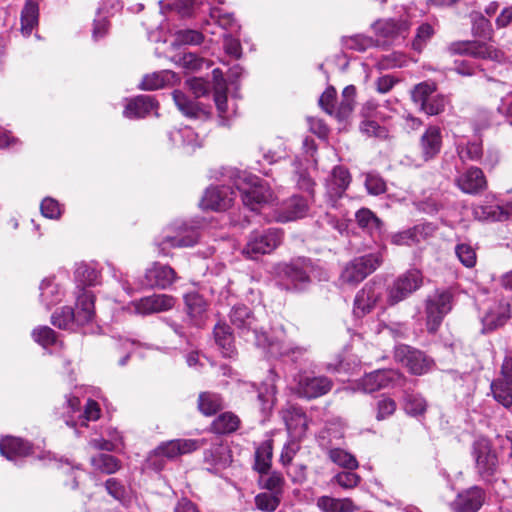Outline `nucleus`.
Returning <instances> with one entry per match:
<instances>
[{
	"mask_svg": "<svg viewBox=\"0 0 512 512\" xmlns=\"http://www.w3.org/2000/svg\"><path fill=\"white\" fill-rule=\"evenodd\" d=\"M32 337L44 348L57 343V337L54 330L48 326H42L34 329L32 332Z\"/></svg>",
	"mask_w": 512,
	"mask_h": 512,
	"instance_id": "58",
	"label": "nucleus"
},
{
	"mask_svg": "<svg viewBox=\"0 0 512 512\" xmlns=\"http://www.w3.org/2000/svg\"><path fill=\"white\" fill-rule=\"evenodd\" d=\"M384 287L380 283L368 282L356 294L354 300V314L363 316L369 313L381 300Z\"/></svg>",
	"mask_w": 512,
	"mask_h": 512,
	"instance_id": "16",
	"label": "nucleus"
},
{
	"mask_svg": "<svg viewBox=\"0 0 512 512\" xmlns=\"http://www.w3.org/2000/svg\"><path fill=\"white\" fill-rule=\"evenodd\" d=\"M453 294L449 290H436L426 299L425 313L427 328L434 333L442 323L445 316L452 310Z\"/></svg>",
	"mask_w": 512,
	"mask_h": 512,
	"instance_id": "7",
	"label": "nucleus"
},
{
	"mask_svg": "<svg viewBox=\"0 0 512 512\" xmlns=\"http://www.w3.org/2000/svg\"><path fill=\"white\" fill-rule=\"evenodd\" d=\"M98 272L85 264L77 266L75 270V281L79 290L78 295L83 294L85 286H94L98 282Z\"/></svg>",
	"mask_w": 512,
	"mask_h": 512,
	"instance_id": "39",
	"label": "nucleus"
},
{
	"mask_svg": "<svg viewBox=\"0 0 512 512\" xmlns=\"http://www.w3.org/2000/svg\"><path fill=\"white\" fill-rule=\"evenodd\" d=\"M272 445L268 442L259 446L255 452V469L261 473H267L271 466Z\"/></svg>",
	"mask_w": 512,
	"mask_h": 512,
	"instance_id": "43",
	"label": "nucleus"
},
{
	"mask_svg": "<svg viewBox=\"0 0 512 512\" xmlns=\"http://www.w3.org/2000/svg\"><path fill=\"white\" fill-rule=\"evenodd\" d=\"M351 182V176L348 170L342 166L333 169L331 176L327 180L326 188L330 197H340L345 192Z\"/></svg>",
	"mask_w": 512,
	"mask_h": 512,
	"instance_id": "31",
	"label": "nucleus"
},
{
	"mask_svg": "<svg viewBox=\"0 0 512 512\" xmlns=\"http://www.w3.org/2000/svg\"><path fill=\"white\" fill-rule=\"evenodd\" d=\"M203 444L202 440L195 439H175L163 442L148 455L145 462L146 468L161 471L168 460L191 453L202 447Z\"/></svg>",
	"mask_w": 512,
	"mask_h": 512,
	"instance_id": "4",
	"label": "nucleus"
},
{
	"mask_svg": "<svg viewBox=\"0 0 512 512\" xmlns=\"http://www.w3.org/2000/svg\"><path fill=\"white\" fill-rule=\"evenodd\" d=\"M402 379V375L395 370H376L366 374L361 379L359 386L363 392L372 393L382 388L398 386Z\"/></svg>",
	"mask_w": 512,
	"mask_h": 512,
	"instance_id": "15",
	"label": "nucleus"
},
{
	"mask_svg": "<svg viewBox=\"0 0 512 512\" xmlns=\"http://www.w3.org/2000/svg\"><path fill=\"white\" fill-rule=\"evenodd\" d=\"M427 408L425 399L420 395L409 394L405 397L404 409L411 416L422 415Z\"/></svg>",
	"mask_w": 512,
	"mask_h": 512,
	"instance_id": "57",
	"label": "nucleus"
},
{
	"mask_svg": "<svg viewBox=\"0 0 512 512\" xmlns=\"http://www.w3.org/2000/svg\"><path fill=\"white\" fill-rule=\"evenodd\" d=\"M184 300L190 317L197 319L205 312L206 302L198 293H188L184 296Z\"/></svg>",
	"mask_w": 512,
	"mask_h": 512,
	"instance_id": "46",
	"label": "nucleus"
},
{
	"mask_svg": "<svg viewBox=\"0 0 512 512\" xmlns=\"http://www.w3.org/2000/svg\"><path fill=\"white\" fill-rule=\"evenodd\" d=\"M170 136L173 142L181 141L184 146L190 147L192 150L201 145L198 135L189 127L174 131Z\"/></svg>",
	"mask_w": 512,
	"mask_h": 512,
	"instance_id": "52",
	"label": "nucleus"
},
{
	"mask_svg": "<svg viewBox=\"0 0 512 512\" xmlns=\"http://www.w3.org/2000/svg\"><path fill=\"white\" fill-rule=\"evenodd\" d=\"M94 318V295L91 291H85L77 295L76 311L70 307H64L60 312L52 315V324L60 329H72L76 324L83 326Z\"/></svg>",
	"mask_w": 512,
	"mask_h": 512,
	"instance_id": "3",
	"label": "nucleus"
},
{
	"mask_svg": "<svg viewBox=\"0 0 512 512\" xmlns=\"http://www.w3.org/2000/svg\"><path fill=\"white\" fill-rule=\"evenodd\" d=\"M442 135L437 126H430L426 129L420 139L422 157L425 161L434 158L441 150Z\"/></svg>",
	"mask_w": 512,
	"mask_h": 512,
	"instance_id": "28",
	"label": "nucleus"
},
{
	"mask_svg": "<svg viewBox=\"0 0 512 512\" xmlns=\"http://www.w3.org/2000/svg\"><path fill=\"white\" fill-rule=\"evenodd\" d=\"M365 187L369 194L380 195L386 191V183L381 176L375 173H367Z\"/></svg>",
	"mask_w": 512,
	"mask_h": 512,
	"instance_id": "63",
	"label": "nucleus"
},
{
	"mask_svg": "<svg viewBox=\"0 0 512 512\" xmlns=\"http://www.w3.org/2000/svg\"><path fill=\"white\" fill-rule=\"evenodd\" d=\"M281 273L296 289H303L310 282L307 265L286 264L283 266Z\"/></svg>",
	"mask_w": 512,
	"mask_h": 512,
	"instance_id": "35",
	"label": "nucleus"
},
{
	"mask_svg": "<svg viewBox=\"0 0 512 512\" xmlns=\"http://www.w3.org/2000/svg\"><path fill=\"white\" fill-rule=\"evenodd\" d=\"M433 34L434 29L430 24L424 23L420 25L417 29L416 36L412 42L413 49L418 52H421L422 49L427 44V42L431 39Z\"/></svg>",
	"mask_w": 512,
	"mask_h": 512,
	"instance_id": "61",
	"label": "nucleus"
},
{
	"mask_svg": "<svg viewBox=\"0 0 512 512\" xmlns=\"http://www.w3.org/2000/svg\"><path fill=\"white\" fill-rule=\"evenodd\" d=\"M511 318V308L503 300L492 303L482 316L483 332L493 331L503 326Z\"/></svg>",
	"mask_w": 512,
	"mask_h": 512,
	"instance_id": "20",
	"label": "nucleus"
},
{
	"mask_svg": "<svg viewBox=\"0 0 512 512\" xmlns=\"http://www.w3.org/2000/svg\"><path fill=\"white\" fill-rule=\"evenodd\" d=\"M39 2L38 0H26L21 12V33L28 37L38 25Z\"/></svg>",
	"mask_w": 512,
	"mask_h": 512,
	"instance_id": "32",
	"label": "nucleus"
},
{
	"mask_svg": "<svg viewBox=\"0 0 512 512\" xmlns=\"http://www.w3.org/2000/svg\"><path fill=\"white\" fill-rule=\"evenodd\" d=\"M231 323L240 330L242 335L252 332L256 345L263 348L271 357H289L293 361L303 356L307 349L294 344L282 327L273 329V336L257 329L256 319L245 305H235L230 313Z\"/></svg>",
	"mask_w": 512,
	"mask_h": 512,
	"instance_id": "1",
	"label": "nucleus"
},
{
	"mask_svg": "<svg viewBox=\"0 0 512 512\" xmlns=\"http://www.w3.org/2000/svg\"><path fill=\"white\" fill-rule=\"evenodd\" d=\"M91 464L96 469L105 474H113L121 467L120 461L109 454H98L91 458Z\"/></svg>",
	"mask_w": 512,
	"mask_h": 512,
	"instance_id": "41",
	"label": "nucleus"
},
{
	"mask_svg": "<svg viewBox=\"0 0 512 512\" xmlns=\"http://www.w3.org/2000/svg\"><path fill=\"white\" fill-rule=\"evenodd\" d=\"M329 458L333 463L349 470H354L358 467L356 458L349 452L340 448L330 449Z\"/></svg>",
	"mask_w": 512,
	"mask_h": 512,
	"instance_id": "45",
	"label": "nucleus"
},
{
	"mask_svg": "<svg viewBox=\"0 0 512 512\" xmlns=\"http://www.w3.org/2000/svg\"><path fill=\"white\" fill-rule=\"evenodd\" d=\"M420 227L415 226L392 236V243L395 245H411L420 241L419 238Z\"/></svg>",
	"mask_w": 512,
	"mask_h": 512,
	"instance_id": "62",
	"label": "nucleus"
},
{
	"mask_svg": "<svg viewBox=\"0 0 512 512\" xmlns=\"http://www.w3.org/2000/svg\"><path fill=\"white\" fill-rule=\"evenodd\" d=\"M173 99L177 108L187 117L197 118L201 115H207V111L199 102L189 98L179 90L173 92Z\"/></svg>",
	"mask_w": 512,
	"mask_h": 512,
	"instance_id": "34",
	"label": "nucleus"
},
{
	"mask_svg": "<svg viewBox=\"0 0 512 512\" xmlns=\"http://www.w3.org/2000/svg\"><path fill=\"white\" fill-rule=\"evenodd\" d=\"M215 342L221 349L223 356L232 357L235 351L234 338L228 325L219 323L214 328Z\"/></svg>",
	"mask_w": 512,
	"mask_h": 512,
	"instance_id": "38",
	"label": "nucleus"
},
{
	"mask_svg": "<svg viewBox=\"0 0 512 512\" xmlns=\"http://www.w3.org/2000/svg\"><path fill=\"white\" fill-rule=\"evenodd\" d=\"M282 418L291 437H301L305 434L307 419L301 408L287 407L282 411Z\"/></svg>",
	"mask_w": 512,
	"mask_h": 512,
	"instance_id": "26",
	"label": "nucleus"
},
{
	"mask_svg": "<svg viewBox=\"0 0 512 512\" xmlns=\"http://www.w3.org/2000/svg\"><path fill=\"white\" fill-rule=\"evenodd\" d=\"M283 240V231L278 228L255 230L250 233L242 253L250 259L273 252Z\"/></svg>",
	"mask_w": 512,
	"mask_h": 512,
	"instance_id": "5",
	"label": "nucleus"
},
{
	"mask_svg": "<svg viewBox=\"0 0 512 512\" xmlns=\"http://www.w3.org/2000/svg\"><path fill=\"white\" fill-rule=\"evenodd\" d=\"M374 44L375 42L372 38L361 34L342 38V45L345 49H351L359 52L365 51Z\"/></svg>",
	"mask_w": 512,
	"mask_h": 512,
	"instance_id": "50",
	"label": "nucleus"
},
{
	"mask_svg": "<svg viewBox=\"0 0 512 512\" xmlns=\"http://www.w3.org/2000/svg\"><path fill=\"white\" fill-rule=\"evenodd\" d=\"M175 303L176 300L171 295L153 294L133 301L131 306L136 314L145 316L168 311L175 306Z\"/></svg>",
	"mask_w": 512,
	"mask_h": 512,
	"instance_id": "18",
	"label": "nucleus"
},
{
	"mask_svg": "<svg viewBox=\"0 0 512 512\" xmlns=\"http://www.w3.org/2000/svg\"><path fill=\"white\" fill-rule=\"evenodd\" d=\"M473 215L478 220L499 221L504 219V210L500 206L479 205L474 207Z\"/></svg>",
	"mask_w": 512,
	"mask_h": 512,
	"instance_id": "48",
	"label": "nucleus"
},
{
	"mask_svg": "<svg viewBox=\"0 0 512 512\" xmlns=\"http://www.w3.org/2000/svg\"><path fill=\"white\" fill-rule=\"evenodd\" d=\"M204 462L208 465L207 469L215 473L226 468L231 463V454L228 446L214 444L205 451Z\"/></svg>",
	"mask_w": 512,
	"mask_h": 512,
	"instance_id": "27",
	"label": "nucleus"
},
{
	"mask_svg": "<svg viewBox=\"0 0 512 512\" xmlns=\"http://www.w3.org/2000/svg\"><path fill=\"white\" fill-rule=\"evenodd\" d=\"M198 240L195 229L186 225H173L166 231L162 240L158 243L160 253L166 255L167 248H181L194 245Z\"/></svg>",
	"mask_w": 512,
	"mask_h": 512,
	"instance_id": "12",
	"label": "nucleus"
},
{
	"mask_svg": "<svg viewBox=\"0 0 512 512\" xmlns=\"http://www.w3.org/2000/svg\"><path fill=\"white\" fill-rule=\"evenodd\" d=\"M356 220L358 225L366 229L369 233L379 232L381 228V221L369 209H360L356 213Z\"/></svg>",
	"mask_w": 512,
	"mask_h": 512,
	"instance_id": "42",
	"label": "nucleus"
},
{
	"mask_svg": "<svg viewBox=\"0 0 512 512\" xmlns=\"http://www.w3.org/2000/svg\"><path fill=\"white\" fill-rule=\"evenodd\" d=\"M373 30L377 35V44H386L390 40L396 39L398 36H405L408 30L406 22L396 23L394 20H378L373 24Z\"/></svg>",
	"mask_w": 512,
	"mask_h": 512,
	"instance_id": "25",
	"label": "nucleus"
},
{
	"mask_svg": "<svg viewBox=\"0 0 512 512\" xmlns=\"http://www.w3.org/2000/svg\"><path fill=\"white\" fill-rule=\"evenodd\" d=\"M308 201L301 196H292L279 208L275 216L278 222H289L303 218L308 213Z\"/></svg>",
	"mask_w": 512,
	"mask_h": 512,
	"instance_id": "24",
	"label": "nucleus"
},
{
	"mask_svg": "<svg viewBox=\"0 0 512 512\" xmlns=\"http://www.w3.org/2000/svg\"><path fill=\"white\" fill-rule=\"evenodd\" d=\"M457 187L466 194H477L487 186L486 177L478 167H470L456 178Z\"/></svg>",
	"mask_w": 512,
	"mask_h": 512,
	"instance_id": "23",
	"label": "nucleus"
},
{
	"mask_svg": "<svg viewBox=\"0 0 512 512\" xmlns=\"http://www.w3.org/2000/svg\"><path fill=\"white\" fill-rule=\"evenodd\" d=\"M218 84L219 87L215 90L214 93V102L217 107L219 117L225 120L234 114V110L230 109L228 106L226 88L220 86L219 82Z\"/></svg>",
	"mask_w": 512,
	"mask_h": 512,
	"instance_id": "54",
	"label": "nucleus"
},
{
	"mask_svg": "<svg viewBox=\"0 0 512 512\" xmlns=\"http://www.w3.org/2000/svg\"><path fill=\"white\" fill-rule=\"evenodd\" d=\"M446 104V98L443 95L435 93L420 107V110L427 115H437L444 111Z\"/></svg>",
	"mask_w": 512,
	"mask_h": 512,
	"instance_id": "60",
	"label": "nucleus"
},
{
	"mask_svg": "<svg viewBox=\"0 0 512 512\" xmlns=\"http://www.w3.org/2000/svg\"><path fill=\"white\" fill-rule=\"evenodd\" d=\"M236 195L237 192L230 186L210 187L205 191L201 207L215 211L226 210L232 205Z\"/></svg>",
	"mask_w": 512,
	"mask_h": 512,
	"instance_id": "17",
	"label": "nucleus"
},
{
	"mask_svg": "<svg viewBox=\"0 0 512 512\" xmlns=\"http://www.w3.org/2000/svg\"><path fill=\"white\" fill-rule=\"evenodd\" d=\"M485 493L480 487H470L460 492L452 502L455 512H477L483 505Z\"/></svg>",
	"mask_w": 512,
	"mask_h": 512,
	"instance_id": "21",
	"label": "nucleus"
},
{
	"mask_svg": "<svg viewBox=\"0 0 512 512\" xmlns=\"http://www.w3.org/2000/svg\"><path fill=\"white\" fill-rule=\"evenodd\" d=\"M110 437V440L93 439L91 440L90 444L99 450L118 451L123 445L122 436L117 431H115L113 434L110 433Z\"/></svg>",
	"mask_w": 512,
	"mask_h": 512,
	"instance_id": "59",
	"label": "nucleus"
},
{
	"mask_svg": "<svg viewBox=\"0 0 512 512\" xmlns=\"http://www.w3.org/2000/svg\"><path fill=\"white\" fill-rule=\"evenodd\" d=\"M356 88L349 85L342 92V99L337 107H334V115L340 122L348 120L354 109Z\"/></svg>",
	"mask_w": 512,
	"mask_h": 512,
	"instance_id": "36",
	"label": "nucleus"
},
{
	"mask_svg": "<svg viewBox=\"0 0 512 512\" xmlns=\"http://www.w3.org/2000/svg\"><path fill=\"white\" fill-rule=\"evenodd\" d=\"M450 51L455 54L469 55L474 58L491 59L497 62L504 60L502 51L491 44L479 41H463L451 44Z\"/></svg>",
	"mask_w": 512,
	"mask_h": 512,
	"instance_id": "13",
	"label": "nucleus"
},
{
	"mask_svg": "<svg viewBox=\"0 0 512 512\" xmlns=\"http://www.w3.org/2000/svg\"><path fill=\"white\" fill-rule=\"evenodd\" d=\"M62 292L54 278H46L40 284V300L49 309L61 301Z\"/></svg>",
	"mask_w": 512,
	"mask_h": 512,
	"instance_id": "37",
	"label": "nucleus"
},
{
	"mask_svg": "<svg viewBox=\"0 0 512 512\" xmlns=\"http://www.w3.org/2000/svg\"><path fill=\"white\" fill-rule=\"evenodd\" d=\"M316 506L321 512H355L359 509L350 498H335L328 495L318 497Z\"/></svg>",
	"mask_w": 512,
	"mask_h": 512,
	"instance_id": "30",
	"label": "nucleus"
},
{
	"mask_svg": "<svg viewBox=\"0 0 512 512\" xmlns=\"http://www.w3.org/2000/svg\"><path fill=\"white\" fill-rule=\"evenodd\" d=\"M455 254L459 261L467 268L475 266L477 256L475 249L467 243H459L455 247Z\"/></svg>",
	"mask_w": 512,
	"mask_h": 512,
	"instance_id": "56",
	"label": "nucleus"
},
{
	"mask_svg": "<svg viewBox=\"0 0 512 512\" xmlns=\"http://www.w3.org/2000/svg\"><path fill=\"white\" fill-rule=\"evenodd\" d=\"M423 285V275L419 269L412 268L399 275L387 289L386 302L393 306L417 291Z\"/></svg>",
	"mask_w": 512,
	"mask_h": 512,
	"instance_id": "8",
	"label": "nucleus"
},
{
	"mask_svg": "<svg viewBox=\"0 0 512 512\" xmlns=\"http://www.w3.org/2000/svg\"><path fill=\"white\" fill-rule=\"evenodd\" d=\"M200 411L209 416L216 413L222 407V399L219 395L213 393H202L199 396Z\"/></svg>",
	"mask_w": 512,
	"mask_h": 512,
	"instance_id": "47",
	"label": "nucleus"
},
{
	"mask_svg": "<svg viewBox=\"0 0 512 512\" xmlns=\"http://www.w3.org/2000/svg\"><path fill=\"white\" fill-rule=\"evenodd\" d=\"M396 407V402L392 398L383 397L379 399L376 407V419L381 421L390 417L396 411Z\"/></svg>",
	"mask_w": 512,
	"mask_h": 512,
	"instance_id": "64",
	"label": "nucleus"
},
{
	"mask_svg": "<svg viewBox=\"0 0 512 512\" xmlns=\"http://www.w3.org/2000/svg\"><path fill=\"white\" fill-rule=\"evenodd\" d=\"M229 178L241 194L243 204L252 211L258 210L261 205L273 200L270 187L260 181L257 176L246 172L233 171Z\"/></svg>",
	"mask_w": 512,
	"mask_h": 512,
	"instance_id": "2",
	"label": "nucleus"
},
{
	"mask_svg": "<svg viewBox=\"0 0 512 512\" xmlns=\"http://www.w3.org/2000/svg\"><path fill=\"white\" fill-rule=\"evenodd\" d=\"M281 502V496L270 492L259 493L255 497L256 507L264 512L275 511Z\"/></svg>",
	"mask_w": 512,
	"mask_h": 512,
	"instance_id": "49",
	"label": "nucleus"
},
{
	"mask_svg": "<svg viewBox=\"0 0 512 512\" xmlns=\"http://www.w3.org/2000/svg\"><path fill=\"white\" fill-rule=\"evenodd\" d=\"M176 279L175 271L167 265L153 263L145 273V285L150 288L165 289Z\"/></svg>",
	"mask_w": 512,
	"mask_h": 512,
	"instance_id": "22",
	"label": "nucleus"
},
{
	"mask_svg": "<svg viewBox=\"0 0 512 512\" xmlns=\"http://www.w3.org/2000/svg\"><path fill=\"white\" fill-rule=\"evenodd\" d=\"M331 388L332 382L325 376L300 374L297 379V393L308 399L320 397L329 392Z\"/></svg>",
	"mask_w": 512,
	"mask_h": 512,
	"instance_id": "19",
	"label": "nucleus"
},
{
	"mask_svg": "<svg viewBox=\"0 0 512 512\" xmlns=\"http://www.w3.org/2000/svg\"><path fill=\"white\" fill-rule=\"evenodd\" d=\"M383 261L381 252L355 257L346 264L341 275L342 284L354 286L373 273Z\"/></svg>",
	"mask_w": 512,
	"mask_h": 512,
	"instance_id": "6",
	"label": "nucleus"
},
{
	"mask_svg": "<svg viewBox=\"0 0 512 512\" xmlns=\"http://www.w3.org/2000/svg\"><path fill=\"white\" fill-rule=\"evenodd\" d=\"M436 92V84L434 82L430 81H424L419 84H417L412 92L411 97L415 104L419 105L421 107L423 104H425L430 97L435 94Z\"/></svg>",
	"mask_w": 512,
	"mask_h": 512,
	"instance_id": "44",
	"label": "nucleus"
},
{
	"mask_svg": "<svg viewBox=\"0 0 512 512\" xmlns=\"http://www.w3.org/2000/svg\"><path fill=\"white\" fill-rule=\"evenodd\" d=\"M174 62L177 65L192 71L201 69L203 65H206L207 68L210 67V63L208 61H205L190 52L174 57Z\"/></svg>",
	"mask_w": 512,
	"mask_h": 512,
	"instance_id": "55",
	"label": "nucleus"
},
{
	"mask_svg": "<svg viewBox=\"0 0 512 512\" xmlns=\"http://www.w3.org/2000/svg\"><path fill=\"white\" fill-rule=\"evenodd\" d=\"M457 152L462 161H477L482 156V146L479 142L460 143Z\"/></svg>",
	"mask_w": 512,
	"mask_h": 512,
	"instance_id": "53",
	"label": "nucleus"
},
{
	"mask_svg": "<svg viewBox=\"0 0 512 512\" xmlns=\"http://www.w3.org/2000/svg\"><path fill=\"white\" fill-rule=\"evenodd\" d=\"M177 80L178 77L173 71L163 70L144 76L139 85V88L142 90L160 89L166 85L176 82Z\"/></svg>",
	"mask_w": 512,
	"mask_h": 512,
	"instance_id": "33",
	"label": "nucleus"
},
{
	"mask_svg": "<svg viewBox=\"0 0 512 512\" xmlns=\"http://www.w3.org/2000/svg\"><path fill=\"white\" fill-rule=\"evenodd\" d=\"M203 40L204 36L200 31L185 29L174 34L173 45H199Z\"/></svg>",
	"mask_w": 512,
	"mask_h": 512,
	"instance_id": "51",
	"label": "nucleus"
},
{
	"mask_svg": "<svg viewBox=\"0 0 512 512\" xmlns=\"http://www.w3.org/2000/svg\"><path fill=\"white\" fill-rule=\"evenodd\" d=\"M472 455L476 471L483 479H489L497 472L498 456L489 440L485 438L476 440L473 444Z\"/></svg>",
	"mask_w": 512,
	"mask_h": 512,
	"instance_id": "9",
	"label": "nucleus"
},
{
	"mask_svg": "<svg viewBox=\"0 0 512 512\" xmlns=\"http://www.w3.org/2000/svg\"><path fill=\"white\" fill-rule=\"evenodd\" d=\"M0 453L11 461L28 455H35L41 461L53 460L50 452H41L36 454V451L31 445H29V443L24 442L20 438L9 436L0 441Z\"/></svg>",
	"mask_w": 512,
	"mask_h": 512,
	"instance_id": "14",
	"label": "nucleus"
},
{
	"mask_svg": "<svg viewBox=\"0 0 512 512\" xmlns=\"http://www.w3.org/2000/svg\"><path fill=\"white\" fill-rule=\"evenodd\" d=\"M157 106L151 96L141 95L129 100L123 114L129 119L143 118L155 111Z\"/></svg>",
	"mask_w": 512,
	"mask_h": 512,
	"instance_id": "29",
	"label": "nucleus"
},
{
	"mask_svg": "<svg viewBox=\"0 0 512 512\" xmlns=\"http://www.w3.org/2000/svg\"><path fill=\"white\" fill-rule=\"evenodd\" d=\"M397 362L405 366L409 372L415 375L427 373L433 365V361L423 352L415 350L407 345H399L394 353Z\"/></svg>",
	"mask_w": 512,
	"mask_h": 512,
	"instance_id": "10",
	"label": "nucleus"
},
{
	"mask_svg": "<svg viewBox=\"0 0 512 512\" xmlns=\"http://www.w3.org/2000/svg\"><path fill=\"white\" fill-rule=\"evenodd\" d=\"M493 398L503 407H512V358L506 357L503 361L500 375L491 385Z\"/></svg>",
	"mask_w": 512,
	"mask_h": 512,
	"instance_id": "11",
	"label": "nucleus"
},
{
	"mask_svg": "<svg viewBox=\"0 0 512 512\" xmlns=\"http://www.w3.org/2000/svg\"><path fill=\"white\" fill-rule=\"evenodd\" d=\"M239 418L230 412L220 414L212 423V430L218 434L234 432L239 426Z\"/></svg>",
	"mask_w": 512,
	"mask_h": 512,
	"instance_id": "40",
	"label": "nucleus"
}]
</instances>
